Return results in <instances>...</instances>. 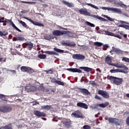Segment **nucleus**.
Listing matches in <instances>:
<instances>
[{"label": "nucleus", "mask_w": 129, "mask_h": 129, "mask_svg": "<svg viewBox=\"0 0 129 129\" xmlns=\"http://www.w3.org/2000/svg\"><path fill=\"white\" fill-rule=\"evenodd\" d=\"M116 73L120 72L121 73H124V71L123 70H119L118 69L115 70Z\"/></svg>", "instance_id": "44"}, {"label": "nucleus", "mask_w": 129, "mask_h": 129, "mask_svg": "<svg viewBox=\"0 0 129 129\" xmlns=\"http://www.w3.org/2000/svg\"><path fill=\"white\" fill-rule=\"evenodd\" d=\"M25 89L28 92L36 91L37 90V87L33 86H27L25 87Z\"/></svg>", "instance_id": "14"}, {"label": "nucleus", "mask_w": 129, "mask_h": 129, "mask_svg": "<svg viewBox=\"0 0 129 129\" xmlns=\"http://www.w3.org/2000/svg\"><path fill=\"white\" fill-rule=\"evenodd\" d=\"M4 127V129H13V125H12V123H9Z\"/></svg>", "instance_id": "38"}, {"label": "nucleus", "mask_w": 129, "mask_h": 129, "mask_svg": "<svg viewBox=\"0 0 129 129\" xmlns=\"http://www.w3.org/2000/svg\"><path fill=\"white\" fill-rule=\"evenodd\" d=\"M108 79L110 81H113V83L116 85H120L123 82V79L122 78H117L116 77L110 76L108 77Z\"/></svg>", "instance_id": "3"}, {"label": "nucleus", "mask_w": 129, "mask_h": 129, "mask_svg": "<svg viewBox=\"0 0 129 129\" xmlns=\"http://www.w3.org/2000/svg\"><path fill=\"white\" fill-rule=\"evenodd\" d=\"M110 10H111V12H112V13H115L116 14H122V11H121V10L117 8H111V9Z\"/></svg>", "instance_id": "20"}, {"label": "nucleus", "mask_w": 129, "mask_h": 129, "mask_svg": "<svg viewBox=\"0 0 129 129\" xmlns=\"http://www.w3.org/2000/svg\"><path fill=\"white\" fill-rule=\"evenodd\" d=\"M21 14H27V11L26 10H23L21 11Z\"/></svg>", "instance_id": "56"}, {"label": "nucleus", "mask_w": 129, "mask_h": 129, "mask_svg": "<svg viewBox=\"0 0 129 129\" xmlns=\"http://www.w3.org/2000/svg\"><path fill=\"white\" fill-rule=\"evenodd\" d=\"M105 62L106 64H108L109 66H114V67H117V68H122L123 70H128V68L125 66L124 64H114L111 63V58L110 57L107 56L105 58Z\"/></svg>", "instance_id": "2"}, {"label": "nucleus", "mask_w": 129, "mask_h": 129, "mask_svg": "<svg viewBox=\"0 0 129 129\" xmlns=\"http://www.w3.org/2000/svg\"><path fill=\"white\" fill-rule=\"evenodd\" d=\"M77 106L78 107H81V108H84L85 109H87L88 108V106L85 103L78 102L77 104Z\"/></svg>", "instance_id": "15"}, {"label": "nucleus", "mask_w": 129, "mask_h": 129, "mask_svg": "<svg viewBox=\"0 0 129 129\" xmlns=\"http://www.w3.org/2000/svg\"><path fill=\"white\" fill-rule=\"evenodd\" d=\"M107 48H108V45L105 44L103 46V49L105 51L106 50H107Z\"/></svg>", "instance_id": "55"}, {"label": "nucleus", "mask_w": 129, "mask_h": 129, "mask_svg": "<svg viewBox=\"0 0 129 129\" xmlns=\"http://www.w3.org/2000/svg\"><path fill=\"white\" fill-rule=\"evenodd\" d=\"M104 33H105V35H107L108 36H112L113 37V36H114V33H112V32H110L109 31H104Z\"/></svg>", "instance_id": "35"}, {"label": "nucleus", "mask_w": 129, "mask_h": 129, "mask_svg": "<svg viewBox=\"0 0 129 129\" xmlns=\"http://www.w3.org/2000/svg\"><path fill=\"white\" fill-rule=\"evenodd\" d=\"M42 109H45V110H50V109H52L53 107L51 105H46L41 106Z\"/></svg>", "instance_id": "24"}, {"label": "nucleus", "mask_w": 129, "mask_h": 129, "mask_svg": "<svg viewBox=\"0 0 129 129\" xmlns=\"http://www.w3.org/2000/svg\"><path fill=\"white\" fill-rule=\"evenodd\" d=\"M72 116L73 117H76V118H83V115L80 111H76L75 112L72 113Z\"/></svg>", "instance_id": "8"}, {"label": "nucleus", "mask_w": 129, "mask_h": 129, "mask_svg": "<svg viewBox=\"0 0 129 129\" xmlns=\"http://www.w3.org/2000/svg\"><path fill=\"white\" fill-rule=\"evenodd\" d=\"M83 129H91V127L89 125H85L83 126Z\"/></svg>", "instance_id": "46"}, {"label": "nucleus", "mask_w": 129, "mask_h": 129, "mask_svg": "<svg viewBox=\"0 0 129 129\" xmlns=\"http://www.w3.org/2000/svg\"><path fill=\"white\" fill-rule=\"evenodd\" d=\"M86 25L87 26H89V27H91L92 28H94L95 27V25L94 24H92L88 21L85 22Z\"/></svg>", "instance_id": "37"}, {"label": "nucleus", "mask_w": 129, "mask_h": 129, "mask_svg": "<svg viewBox=\"0 0 129 129\" xmlns=\"http://www.w3.org/2000/svg\"><path fill=\"white\" fill-rule=\"evenodd\" d=\"M94 45H95V46H97L98 47H101L103 44L101 42H95L94 43Z\"/></svg>", "instance_id": "41"}, {"label": "nucleus", "mask_w": 129, "mask_h": 129, "mask_svg": "<svg viewBox=\"0 0 129 129\" xmlns=\"http://www.w3.org/2000/svg\"><path fill=\"white\" fill-rule=\"evenodd\" d=\"M79 12L81 15H84V16H89L90 17H92L94 18V19H97V20H99L100 21H102V22H107V20L97 15H93L92 14H90V13L87 12V9L82 8L80 10H79Z\"/></svg>", "instance_id": "1"}, {"label": "nucleus", "mask_w": 129, "mask_h": 129, "mask_svg": "<svg viewBox=\"0 0 129 129\" xmlns=\"http://www.w3.org/2000/svg\"><path fill=\"white\" fill-rule=\"evenodd\" d=\"M38 57L39 59H46L47 55L46 54H40L38 55Z\"/></svg>", "instance_id": "40"}, {"label": "nucleus", "mask_w": 129, "mask_h": 129, "mask_svg": "<svg viewBox=\"0 0 129 129\" xmlns=\"http://www.w3.org/2000/svg\"><path fill=\"white\" fill-rule=\"evenodd\" d=\"M65 34V31H61L60 30H54L52 32V35L55 37H59V36H62Z\"/></svg>", "instance_id": "10"}, {"label": "nucleus", "mask_w": 129, "mask_h": 129, "mask_svg": "<svg viewBox=\"0 0 129 129\" xmlns=\"http://www.w3.org/2000/svg\"><path fill=\"white\" fill-rule=\"evenodd\" d=\"M65 126L66 127H67L68 128L71 127V120L70 119L66 120L65 121Z\"/></svg>", "instance_id": "23"}, {"label": "nucleus", "mask_w": 129, "mask_h": 129, "mask_svg": "<svg viewBox=\"0 0 129 129\" xmlns=\"http://www.w3.org/2000/svg\"><path fill=\"white\" fill-rule=\"evenodd\" d=\"M123 36L124 38H127V35H126V34H123Z\"/></svg>", "instance_id": "63"}, {"label": "nucleus", "mask_w": 129, "mask_h": 129, "mask_svg": "<svg viewBox=\"0 0 129 129\" xmlns=\"http://www.w3.org/2000/svg\"><path fill=\"white\" fill-rule=\"evenodd\" d=\"M113 37H115L116 38H118V39H121V36L119 35L115 34L114 33V35Z\"/></svg>", "instance_id": "48"}, {"label": "nucleus", "mask_w": 129, "mask_h": 129, "mask_svg": "<svg viewBox=\"0 0 129 129\" xmlns=\"http://www.w3.org/2000/svg\"><path fill=\"white\" fill-rule=\"evenodd\" d=\"M10 72H13V73H14V74H15V73H17V72L15 70H10Z\"/></svg>", "instance_id": "59"}, {"label": "nucleus", "mask_w": 129, "mask_h": 129, "mask_svg": "<svg viewBox=\"0 0 129 129\" xmlns=\"http://www.w3.org/2000/svg\"><path fill=\"white\" fill-rule=\"evenodd\" d=\"M12 107L8 105H4L0 106V111L1 112H4V113L12 111Z\"/></svg>", "instance_id": "4"}, {"label": "nucleus", "mask_w": 129, "mask_h": 129, "mask_svg": "<svg viewBox=\"0 0 129 129\" xmlns=\"http://www.w3.org/2000/svg\"><path fill=\"white\" fill-rule=\"evenodd\" d=\"M0 98L1 99L4 100V101H6V100L7 99V97H6V96L2 94H0Z\"/></svg>", "instance_id": "42"}, {"label": "nucleus", "mask_w": 129, "mask_h": 129, "mask_svg": "<svg viewBox=\"0 0 129 129\" xmlns=\"http://www.w3.org/2000/svg\"><path fill=\"white\" fill-rule=\"evenodd\" d=\"M21 4H27L28 5H36L37 3L33 2L21 1Z\"/></svg>", "instance_id": "31"}, {"label": "nucleus", "mask_w": 129, "mask_h": 129, "mask_svg": "<svg viewBox=\"0 0 129 129\" xmlns=\"http://www.w3.org/2000/svg\"><path fill=\"white\" fill-rule=\"evenodd\" d=\"M24 18L25 19V20H27V21H29V22H30V23H32V24L35 25V26H41V23L38 22L34 21L32 20V19L28 18V17H24Z\"/></svg>", "instance_id": "19"}, {"label": "nucleus", "mask_w": 129, "mask_h": 129, "mask_svg": "<svg viewBox=\"0 0 129 129\" xmlns=\"http://www.w3.org/2000/svg\"><path fill=\"white\" fill-rule=\"evenodd\" d=\"M2 33H3L2 36H7V35H9V32H8L7 31H3L2 32Z\"/></svg>", "instance_id": "52"}, {"label": "nucleus", "mask_w": 129, "mask_h": 129, "mask_svg": "<svg viewBox=\"0 0 129 129\" xmlns=\"http://www.w3.org/2000/svg\"><path fill=\"white\" fill-rule=\"evenodd\" d=\"M44 72H46V74H53V71H52V69H50L49 70H45Z\"/></svg>", "instance_id": "43"}, {"label": "nucleus", "mask_w": 129, "mask_h": 129, "mask_svg": "<svg viewBox=\"0 0 129 129\" xmlns=\"http://www.w3.org/2000/svg\"><path fill=\"white\" fill-rule=\"evenodd\" d=\"M110 72H111V73H116L115 70H111Z\"/></svg>", "instance_id": "58"}, {"label": "nucleus", "mask_w": 129, "mask_h": 129, "mask_svg": "<svg viewBox=\"0 0 129 129\" xmlns=\"http://www.w3.org/2000/svg\"><path fill=\"white\" fill-rule=\"evenodd\" d=\"M119 27L120 28H123L124 29H125L126 30H129V26L125 24H120L119 25Z\"/></svg>", "instance_id": "33"}, {"label": "nucleus", "mask_w": 129, "mask_h": 129, "mask_svg": "<svg viewBox=\"0 0 129 129\" xmlns=\"http://www.w3.org/2000/svg\"><path fill=\"white\" fill-rule=\"evenodd\" d=\"M96 71H98V72L101 73V70H100V69H99V68H97Z\"/></svg>", "instance_id": "61"}, {"label": "nucleus", "mask_w": 129, "mask_h": 129, "mask_svg": "<svg viewBox=\"0 0 129 129\" xmlns=\"http://www.w3.org/2000/svg\"><path fill=\"white\" fill-rule=\"evenodd\" d=\"M13 21H12V20H10V19H5V23H7V24H10Z\"/></svg>", "instance_id": "47"}, {"label": "nucleus", "mask_w": 129, "mask_h": 129, "mask_svg": "<svg viewBox=\"0 0 129 129\" xmlns=\"http://www.w3.org/2000/svg\"><path fill=\"white\" fill-rule=\"evenodd\" d=\"M65 45L68 47H75L76 46V44L73 42H67L65 43Z\"/></svg>", "instance_id": "25"}, {"label": "nucleus", "mask_w": 129, "mask_h": 129, "mask_svg": "<svg viewBox=\"0 0 129 129\" xmlns=\"http://www.w3.org/2000/svg\"><path fill=\"white\" fill-rule=\"evenodd\" d=\"M54 36H53V35H52V34L45 35L44 36L45 40H48V41H50V40H51V39H54Z\"/></svg>", "instance_id": "28"}, {"label": "nucleus", "mask_w": 129, "mask_h": 129, "mask_svg": "<svg viewBox=\"0 0 129 129\" xmlns=\"http://www.w3.org/2000/svg\"><path fill=\"white\" fill-rule=\"evenodd\" d=\"M120 35H121L122 36H123L124 34H123V31H121L119 33Z\"/></svg>", "instance_id": "62"}, {"label": "nucleus", "mask_w": 129, "mask_h": 129, "mask_svg": "<svg viewBox=\"0 0 129 129\" xmlns=\"http://www.w3.org/2000/svg\"><path fill=\"white\" fill-rule=\"evenodd\" d=\"M73 58L77 60H84L85 59V56L82 54H76L73 55Z\"/></svg>", "instance_id": "12"}, {"label": "nucleus", "mask_w": 129, "mask_h": 129, "mask_svg": "<svg viewBox=\"0 0 129 129\" xmlns=\"http://www.w3.org/2000/svg\"><path fill=\"white\" fill-rule=\"evenodd\" d=\"M65 5L67 6V7H69V8H74V5H73V3H70L69 2H67L65 1Z\"/></svg>", "instance_id": "34"}, {"label": "nucleus", "mask_w": 129, "mask_h": 129, "mask_svg": "<svg viewBox=\"0 0 129 129\" xmlns=\"http://www.w3.org/2000/svg\"><path fill=\"white\" fill-rule=\"evenodd\" d=\"M66 70L70 71V72H72L73 73H82V71L77 68L67 69Z\"/></svg>", "instance_id": "11"}, {"label": "nucleus", "mask_w": 129, "mask_h": 129, "mask_svg": "<svg viewBox=\"0 0 129 129\" xmlns=\"http://www.w3.org/2000/svg\"><path fill=\"white\" fill-rule=\"evenodd\" d=\"M79 47H82L83 48V49H86L87 48H88V46H86V45H80L79 44H78Z\"/></svg>", "instance_id": "51"}, {"label": "nucleus", "mask_w": 129, "mask_h": 129, "mask_svg": "<svg viewBox=\"0 0 129 129\" xmlns=\"http://www.w3.org/2000/svg\"><path fill=\"white\" fill-rule=\"evenodd\" d=\"M65 35L67 38H70L73 36V34L71 31H65Z\"/></svg>", "instance_id": "29"}, {"label": "nucleus", "mask_w": 129, "mask_h": 129, "mask_svg": "<svg viewBox=\"0 0 129 129\" xmlns=\"http://www.w3.org/2000/svg\"><path fill=\"white\" fill-rule=\"evenodd\" d=\"M78 89L80 90L81 93H82L84 95H89L90 94L89 91L86 89L79 88Z\"/></svg>", "instance_id": "13"}, {"label": "nucleus", "mask_w": 129, "mask_h": 129, "mask_svg": "<svg viewBox=\"0 0 129 129\" xmlns=\"http://www.w3.org/2000/svg\"><path fill=\"white\" fill-rule=\"evenodd\" d=\"M98 93L104 97V98H109V94H108V92L105 91L99 90L98 91Z\"/></svg>", "instance_id": "7"}, {"label": "nucleus", "mask_w": 129, "mask_h": 129, "mask_svg": "<svg viewBox=\"0 0 129 129\" xmlns=\"http://www.w3.org/2000/svg\"><path fill=\"white\" fill-rule=\"evenodd\" d=\"M119 6L121 8H123V7H126V5L123 4L122 2L118 3Z\"/></svg>", "instance_id": "50"}, {"label": "nucleus", "mask_w": 129, "mask_h": 129, "mask_svg": "<svg viewBox=\"0 0 129 129\" xmlns=\"http://www.w3.org/2000/svg\"><path fill=\"white\" fill-rule=\"evenodd\" d=\"M44 53H45V54H48V55H54V56H58V55H59V54L57 53V52L49 50L44 51Z\"/></svg>", "instance_id": "26"}, {"label": "nucleus", "mask_w": 129, "mask_h": 129, "mask_svg": "<svg viewBox=\"0 0 129 129\" xmlns=\"http://www.w3.org/2000/svg\"><path fill=\"white\" fill-rule=\"evenodd\" d=\"M37 104H39V102L36 101L33 104V105H37Z\"/></svg>", "instance_id": "60"}, {"label": "nucleus", "mask_w": 129, "mask_h": 129, "mask_svg": "<svg viewBox=\"0 0 129 129\" xmlns=\"http://www.w3.org/2000/svg\"><path fill=\"white\" fill-rule=\"evenodd\" d=\"M95 107H102L103 108H104L105 107H106V106H108L109 105V102H106L104 103H101V104H96L95 105Z\"/></svg>", "instance_id": "16"}, {"label": "nucleus", "mask_w": 129, "mask_h": 129, "mask_svg": "<svg viewBox=\"0 0 129 129\" xmlns=\"http://www.w3.org/2000/svg\"><path fill=\"white\" fill-rule=\"evenodd\" d=\"M34 114L36 115L37 117H42L44 116H46V113L43 112H40V111L38 110H34Z\"/></svg>", "instance_id": "9"}, {"label": "nucleus", "mask_w": 129, "mask_h": 129, "mask_svg": "<svg viewBox=\"0 0 129 129\" xmlns=\"http://www.w3.org/2000/svg\"><path fill=\"white\" fill-rule=\"evenodd\" d=\"M6 19L5 17L0 18V23H5L6 22Z\"/></svg>", "instance_id": "45"}, {"label": "nucleus", "mask_w": 129, "mask_h": 129, "mask_svg": "<svg viewBox=\"0 0 129 129\" xmlns=\"http://www.w3.org/2000/svg\"><path fill=\"white\" fill-rule=\"evenodd\" d=\"M53 50L54 51H55V52H57V53H64V50L58 49L57 47H54L53 48Z\"/></svg>", "instance_id": "36"}, {"label": "nucleus", "mask_w": 129, "mask_h": 129, "mask_svg": "<svg viewBox=\"0 0 129 129\" xmlns=\"http://www.w3.org/2000/svg\"><path fill=\"white\" fill-rule=\"evenodd\" d=\"M20 70L22 72H26V73H29V74H32L35 72L34 69L30 67L22 66L21 67Z\"/></svg>", "instance_id": "5"}, {"label": "nucleus", "mask_w": 129, "mask_h": 129, "mask_svg": "<svg viewBox=\"0 0 129 129\" xmlns=\"http://www.w3.org/2000/svg\"><path fill=\"white\" fill-rule=\"evenodd\" d=\"M106 19H107V20H108L109 21H110V22H113V21H114V20L108 16H106Z\"/></svg>", "instance_id": "49"}, {"label": "nucleus", "mask_w": 129, "mask_h": 129, "mask_svg": "<svg viewBox=\"0 0 129 129\" xmlns=\"http://www.w3.org/2000/svg\"><path fill=\"white\" fill-rule=\"evenodd\" d=\"M108 120L110 123H114L116 125H119L121 123L120 121L116 118L109 117Z\"/></svg>", "instance_id": "6"}, {"label": "nucleus", "mask_w": 129, "mask_h": 129, "mask_svg": "<svg viewBox=\"0 0 129 129\" xmlns=\"http://www.w3.org/2000/svg\"><path fill=\"white\" fill-rule=\"evenodd\" d=\"M25 46L28 50H31V49H33V47H34V44L31 42H29L25 43Z\"/></svg>", "instance_id": "18"}, {"label": "nucleus", "mask_w": 129, "mask_h": 129, "mask_svg": "<svg viewBox=\"0 0 129 129\" xmlns=\"http://www.w3.org/2000/svg\"><path fill=\"white\" fill-rule=\"evenodd\" d=\"M10 25L11 26H12L14 28V29H15V30H17L18 32H20V33H22V31H21V30H20L18 28V27H17V26H16V25H15V24H14V22H11Z\"/></svg>", "instance_id": "32"}, {"label": "nucleus", "mask_w": 129, "mask_h": 129, "mask_svg": "<svg viewBox=\"0 0 129 129\" xmlns=\"http://www.w3.org/2000/svg\"><path fill=\"white\" fill-rule=\"evenodd\" d=\"M80 69H82V70H84V71H86V72H90V71H92V68L87 67H80Z\"/></svg>", "instance_id": "22"}, {"label": "nucleus", "mask_w": 129, "mask_h": 129, "mask_svg": "<svg viewBox=\"0 0 129 129\" xmlns=\"http://www.w3.org/2000/svg\"><path fill=\"white\" fill-rule=\"evenodd\" d=\"M83 6H89V7H91V8H93V9H95L96 10H99V8H98L97 6L90 3L83 4Z\"/></svg>", "instance_id": "27"}, {"label": "nucleus", "mask_w": 129, "mask_h": 129, "mask_svg": "<svg viewBox=\"0 0 129 129\" xmlns=\"http://www.w3.org/2000/svg\"><path fill=\"white\" fill-rule=\"evenodd\" d=\"M25 40V38L24 37H15L13 38V41H24Z\"/></svg>", "instance_id": "30"}, {"label": "nucleus", "mask_w": 129, "mask_h": 129, "mask_svg": "<svg viewBox=\"0 0 129 129\" xmlns=\"http://www.w3.org/2000/svg\"><path fill=\"white\" fill-rule=\"evenodd\" d=\"M112 51L116 53L117 55H119V54H123V51L119 49V48H114L112 49Z\"/></svg>", "instance_id": "21"}, {"label": "nucleus", "mask_w": 129, "mask_h": 129, "mask_svg": "<svg viewBox=\"0 0 129 129\" xmlns=\"http://www.w3.org/2000/svg\"><path fill=\"white\" fill-rule=\"evenodd\" d=\"M3 32L2 31H0V36H1V37H3Z\"/></svg>", "instance_id": "64"}, {"label": "nucleus", "mask_w": 129, "mask_h": 129, "mask_svg": "<svg viewBox=\"0 0 129 129\" xmlns=\"http://www.w3.org/2000/svg\"><path fill=\"white\" fill-rule=\"evenodd\" d=\"M51 82L52 83H55V84H58V85H64V82H62L59 81H57L55 78H52L51 80Z\"/></svg>", "instance_id": "17"}, {"label": "nucleus", "mask_w": 129, "mask_h": 129, "mask_svg": "<svg viewBox=\"0 0 129 129\" xmlns=\"http://www.w3.org/2000/svg\"><path fill=\"white\" fill-rule=\"evenodd\" d=\"M20 24H21L23 27H24V28H26L27 29H29V27H28V25L27 24L25 23V22H23L22 21H19Z\"/></svg>", "instance_id": "39"}, {"label": "nucleus", "mask_w": 129, "mask_h": 129, "mask_svg": "<svg viewBox=\"0 0 129 129\" xmlns=\"http://www.w3.org/2000/svg\"><path fill=\"white\" fill-rule=\"evenodd\" d=\"M95 98H96V99H98V100H100V97L98 95H96Z\"/></svg>", "instance_id": "57"}, {"label": "nucleus", "mask_w": 129, "mask_h": 129, "mask_svg": "<svg viewBox=\"0 0 129 129\" xmlns=\"http://www.w3.org/2000/svg\"><path fill=\"white\" fill-rule=\"evenodd\" d=\"M111 9V8H106V7H102V10H107V11H110V9Z\"/></svg>", "instance_id": "53"}, {"label": "nucleus", "mask_w": 129, "mask_h": 129, "mask_svg": "<svg viewBox=\"0 0 129 129\" xmlns=\"http://www.w3.org/2000/svg\"><path fill=\"white\" fill-rule=\"evenodd\" d=\"M125 121L126 124L129 126V116L126 118Z\"/></svg>", "instance_id": "54"}]
</instances>
